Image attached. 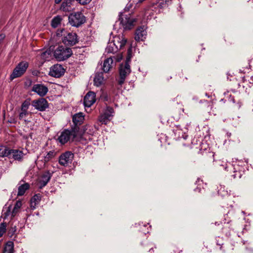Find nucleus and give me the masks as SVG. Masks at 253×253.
Returning <instances> with one entry per match:
<instances>
[{
    "label": "nucleus",
    "mask_w": 253,
    "mask_h": 253,
    "mask_svg": "<svg viewBox=\"0 0 253 253\" xmlns=\"http://www.w3.org/2000/svg\"><path fill=\"white\" fill-rule=\"evenodd\" d=\"M127 53V55L125 63L124 64H121L119 68L120 78L118 80V83L120 85H122L124 83L126 76L128 75L131 72L129 65V62H130L131 57V47L128 49Z\"/></svg>",
    "instance_id": "f257e3e1"
},
{
    "label": "nucleus",
    "mask_w": 253,
    "mask_h": 253,
    "mask_svg": "<svg viewBox=\"0 0 253 253\" xmlns=\"http://www.w3.org/2000/svg\"><path fill=\"white\" fill-rule=\"evenodd\" d=\"M73 54L72 50L70 48L62 45H59L54 49V57L58 61H64Z\"/></svg>",
    "instance_id": "f03ea898"
},
{
    "label": "nucleus",
    "mask_w": 253,
    "mask_h": 253,
    "mask_svg": "<svg viewBox=\"0 0 253 253\" xmlns=\"http://www.w3.org/2000/svg\"><path fill=\"white\" fill-rule=\"evenodd\" d=\"M79 129V127H74L71 129L64 130L58 137L59 142L62 144H64L71 140H73L77 136Z\"/></svg>",
    "instance_id": "7ed1b4c3"
},
{
    "label": "nucleus",
    "mask_w": 253,
    "mask_h": 253,
    "mask_svg": "<svg viewBox=\"0 0 253 253\" xmlns=\"http://www.w3.org/2000/svg\"><path fill=\"white\" fill-rule=\"evenodd\" d=\"M69 23L74 27H79L86 21L85 17L81 12L71 13L69 17Z\"/></svg>",
    "instance_id": "20e7f679"
},
{
    "label": "nucleus",
    "mask_w": 253,
    "mask_h": 253,
    "mask_svg": "<svg viewBox=\"0 0 253 253\" xmlns=\"http://www.w3.org/2000/svg\"><path fill=\"white\" fill-rule=\"evenodd\" d=\"M29 64L26 61H22L18 64V65L14 69L12 73L10 76V80L22 76L26 71Z\"/></svg>",
    "instance_id": "39448f33"
},
{
    "label": "nucleus",
    "mask_w": 253,
    "mask_h": 253,
    "mask_svg": "<svg viewBox=\"0 0 253 253\" xmlns=\"http://www.w3.org/2000/svg\"><path fill=\"white\" fill-rule=\"evenodd\" d=\"M135 22V20L134 18H131L129 14H124L123 13H120L119 21L116 22V23L119 22L124 29L126 30L130 29Z\"/></svg>",
    "instance_id": "423d86ee"
},
{
    "label": "nucleus",
    "mask_w": 253,
    "mask_h": 253,
    "mask_svg": "<svg viewBox=\"0 0 253 253\" xmlns=\"http://www.w3.org/2000/svg\"><path fill=\"white\" fill-rule=\"evenodd\" d=\"M114 113L112 107L108 106L104 112L100 115L98 118V121L102 124L106 125L112 118Z\"/></svg>",
    "instance_id": "0eeeda50"
},
{
    "label": "nucleus",
    "mask_w": 253,
    "mask_h": 253,
    "mask_svg": "<svg viewBox=\"0 0 253 253\" xmlns=\"http://www.w3.org/2000/svg\"><path fill=\"white\" fill-rule=\"evenodd\" d=\"M74 155L70 151H66L62 153L58 158V162L60 165L66 167L71 164L74 159Z\"/></svg>",
    "instance_id": "6e6552de"
},
{
    "label": "nucleus",
    "mask_w": 253,
    "mask_h": 253,
    "mask_svg": "<svg viewBox=\"0 0 253 253\" xmlns=\"http://www.w3.org/2000/svg\"><path fill=\"white\" fill-rule=\"evenodd\" d=\"M79 42L78 36L75 33L70 32L67 33L62 38V42L66 45L73 46Z\"/></svg>",
    "instance_id": "1a4fd4ad"
},
{
    "label": "nucleus",
    "mask_w": 253,
    "mask_h": 253,
    "mask_svg": "<svg viewBox=\"0 0 253 253\" xmlns=\"http://www.w3.org/2000/svg\"><path fill=\"white\" fill-rule=\"evenodd\" d=\"M53 172L49 170H46L43 172L39 177L38 180V185L39 188L42 189L48 183L52 176Z\"/></svg>",
    "instance_id": "9d476101"
},
{
    "label": "nucleus",
    "mask_w": 253,
    "mask_h": 253,
    "mask_svg": "<svg viewBox=\"0 0 253 253\" xmlns=\"http://www.w3.org/2000/svg\"><path fill=\"white\" fill-rule=\"evenodd\" d=\"M65 72V69L60 64H55L50 68L49 75L54 78H60L62 76Z\"/></svg>",
    "instance_id": "9b49d317"
},
{
    "label": "nucleus",
    "mask_w": 253,
    "mask_h": 253,
    "mask_svg": "<svg viewBox=\"0 0 253 253\" xmlns=\"http://www.w3.org/2000/svg\"><path fill=\"white\" fill-rule=\"evenodd\" d=\"M32 105L35 109L40 111H45L48 107L47 100L43 98L33 100L32 101Z\"/></svg>",
    "instance_id": "f8f14e48"
},
{
    "label": "nucleus",
    "mask_w": 253,
    "mask_h": 253,
    "mask_svg": "<svg viewBox=\"0 0 253 253\" xmlns=\"http://www.w3.org/2000/svg\"><path fill=\"white\" fill-rule=\"evenodd\" d=\"M112 42L114 43L118 49H122L126 45L127 42V39L124 37L123 34L115 36L113 38Z\"/></svg>",
    "instance_id": "ddd939ff"
},
{
    "label": "nucleus",
    "mask_w": 253,
    "mask_h": 253,
    "mask_svg": "<svg viewBox=\"0 0 253 253\" xmlns=\"http://www.w3.org/2000/svg\"><path fill=\"white\" fill-rule=\"evenodd\" d=\"M32 90L41 97L45 96L48 92V88L42 84H35L33 86Z\"/></svg>",
    "instance_id": "4468645a"
},
{
    "label": "nucleus",
    "mask_w": 253,
    "mask_h": 253,
    "mask_svg": "<svg viewBox=\"0 0 253 253\" xmlns=\"http://www.w3.org/2000/svg\"><path fill=\"white\" fill-rule=\"evenodd\" d=\"M96 94L93 91H89L84 96V103L85 107H89L95 102Z\"/></svg>",
    "instance_id": "2eb2a0df"
},
{
    "label": "nucleus",
    "mask_w": 253,
    "mask_h": 253,
    "mask_svg": "<svg viewBox=\"0 0 253 253\" xmlns=\"http://www.w3.org/2000/svg\"><path fill=\"white\" fill-rule=\"evenodd\" d=\"M25 154L22 151L17 149H10L9 158H12L15 161L22 162Z\"/></svg>",
    "instance_id": "dca6fc26"
},
{
    "label": "nucleus",
    "mask_w": 253,
    "mask_h": 253,
    "mask_svg": "<svg viewBox=\"0 0 253 253\" xmlns=\"http://www.w3.org/2000/svg\"><path fill=\"white\" fill-rule=\"evenodd\" d=\"M56 155L57 152L55 150L49 151L42 160L37 161V164L41 161L43 164V166H45V164L50 161H51Z\"/></svg>",
    "instance_id": "f3484780"
},
{
    "label": "nucleus",
    "mask_w": 253,
    "mask_h": 253,
    "mask_svg": "<svg viewBox=\"0 0 253 253\" xmlns=\"http://www.w3.org/2000/svg\"><path fill=\"white\" fill-rule=\"evenodd\" d=\"M84 118L83 113L80 112L73 116L72 120L75 127H78V125H80L84 121Z\"/></svg>",
    "instance_id": "a211bd4d"
},
{
    "label": "nucleus",
    "mask_w": 253,
    "mask_h": 253,
    "mask_svg": "<svg viewBox=\"0 0 253 253\" xmlns=\"http://www.w3.org/2000/svg\"><path fill=\"white\" fill-rule=\"evenodd\" d=\"M21 206L22 202L20 201H16L14 205V207L13 209V210L11 212L10 211L9 207H8V209L7 210L6 212L5 213V216H8L10 214H11L12 217L15 216Z\"/></svg>",
    "instance_id": "6ab92c4d"
},
{
    "label": "nucleus",
    "mask_w": 253,
    "mask_h": 253,
    "mask_svg": "<svg viewBox=\"0 0 253 253\" xmlns=\"http://www.w3.org/2000/svg\"><path fill=\"white\" fill-rule=\"evenodd\" d=\"M146 32L143 27H140L136 30L135 40L136 41H143L145 38Z\"/></svg>",
    "instance_id": "aec40b11"
},
{
    "label": "nucleus",
    "mask_w": 253,
    "mask_h": 253,
    "mask_svg": "<svg viewBox=\"0 0 253 253\" xmlns=\"http://www.w3.org/2000/svg\"><path fill=\"white\" fill-rule=\"evenodd\" d=\"M113 65V60L112 57L107 58L103 63L102 69L105 73L108 72L112 68Z\"/></svg>",
    "instance_id": "412c9836"
},
{
    "label": "nucleus",
    "mask_w": 253,
    "mask_h": 253,
    "mask_svg": "<svg viewBox=\"0 0 253 253\" xmlns=\"http://www.w3.org/2000/svg\"><path fill=\"white\" fill-rule=\"evenodd\" d=\"M104 82V77L103 73H97L95 74L94 78V84L97 86H99L101 85Z\"/></svg>",
    "instance_id": "4be33fe9"
},
{
    "label": "nucleus",
    "mask_w": 253,
    "mask_h": 253,
    "mask_svg": "<svg viewBox=\"0 0 253 253\" xmlns=\"http://www.w3.org/2000/svg\"><path fill=\"white\" fill-rule=\"evenodd\" d=\"M114 44L112 41L110 42L106 48V52L108 53L113 54L117 52L119 49Z\"/></svg>",
    "instance_id": "5701e85b"
},
{
    "label": "nucleus",
    "mask_w": 253,
    "mask_h": 253,
    "mask_svg": "<svg viewBox=\"0 0 253 253\" xmlns=\"http://www.w3.org/2000/svg\"><path fill=\"white\" fill-rule=\"evenodd\" d=\"M29 184L27 183L22 184L18 187L17 195L18 196H22L24 194L26 191L29 188Z\"/></svg>",
    "instance_id": "b1692460"
},
{
    "label": "nucleus",
    "mask_w": 253,
    "mask_h": 253,
    "mask_svg": "<svg viewBox=\"0 0 253 253\" xmlns=\"http://www.w3.org/2000/svg\"><path fill=\"white\" fill-rule=\"evenodd\" d=\"M14 244L13 242L8 241L5 244L3 253H13Z\"/></svg>",
    "instance_id": "393cba45"
},
{
    "label": "nucleus",
    "mask_w": 253,
    "mask_h": 253,
    "mask_svg": "<svg viewBox=\"0 0 253 253\" xmlns=\"http://www.w3.org/2000/svg\"><path fill=\"white\" fill-rule=\"evenodd\" d=\"M41 200V196L40 194L35 195L31 200V207L34 209L36 208V206L38 204Z\"/></svg>",
    "instance_id": "a878e982"
},
{
    "label": "nucleus",
    "mask_w": 253,
    "mask_h": 253,
    "mask_svg": "<svg viewBox=\"0 0 253 253\" xmlns=\"http://www.w3.org/2000/svg\"><path fill=\"white\" fill-rule=\"evenodd\" d=\"M62 18L60 16H56L54 17L51 23V26L54 28H57L61 24Z\"/></svg>",
    "instance_id": "bb28decb"
},
{
    "label": "nucleus",
    "mask_w": 253,
    "mask_h": 253,
    "mask_svg": "<svg viewBox=\"0 0 253 253\" xmlns=\"http://www.w3.org/2000/svg\"><path fill=\"white\" fill-rule=\"evenodd\" d=\"M10 149L5 146H1L0 147V157H9Z\"/></svg>",
    "instance_id": "cd10ccee"
},
{
    "label": "nucleus",
    "mask_w": 253,
    "mask_h": 253,
    "mask_svg": "<svg viewBox=\"0 0 253 253\" xmlns=\"http://www.w3.org/2000/svg\"><path fill=\"white\" fill-rule=\"evenodd\" d=\"M6 224L5 223H1L0 224V237H2L5 233L6 230Z\"/></svg>",
    "instance_id": "c85d7f7f"
},
{
    "label": "nucleus",
    "mask_w": 253,
    "mask_h": 253,
    "mask_svg": "<svg viewBox=\"0 0 253 253\" xmlns=\"http://www.w3.org/2000/svg\"><path fill=\"white\" fill-rule=\"evenodd\" d=\"M229 227L228 223H226L224 222V225H223V227L222 228V232L225 234L227 236H229L230 235V233L229 230Z\"/></svg>",
    "instance_id": "c756f323"
},
{
    "label": "nucleus",
    "mask_w": 253,
    "mask_h": 253,
    "mask_svg": "<svg viewBox=\"0 0 253 253\" xmlns=\"http://www.w3.org/2000/svg\"><path fill=\"white\" fill-rule=\"evenodd\" d=\"M71 4V1L67 2L66 3L63 2L61 5V8L64 11L69 10V7H70Z\"/></svg>",
    "instance_id": "7c9ffc66"
},
{
    "label": "nucleus",
    "mask_w": 253,
    "mask_h": 253,
    "mask_svg": "<svg viewBox=\"0 0 253 253\" xmlns=\"http://www.w3.org/2000/svg\"><path fill=\"white\" fill-rule=\"evenodd\" d=\"M30 103L27 101H25L21 105V110L27 111Z\"/></svg>",
    "instance_id": "2f4dec72"
},
{
    "label": "nucleus",
    "mask_w": 253,
    "mask_h": 253,
    "mask_svg": "<svg viewBox=\"0 0 253 253\" xmlns=\"http://www.w3.org/2000/svg\"><path fill=\"white\" fill-rule=\"evenodd\" d=\"M66 31L64 29H58L56 32V36L57 37L65 36Z\"/></svg>",
    "instance_id": "473e14b6"
},
{
    "label": "nucleus",
    "mask_w": 253,
    "mask_h": 253,
    "mask_svg": "<svg viewBox=\"0 0 253 253\" xmlns=\"http://www.w3.org/2000/svg\"><path fill=\"white\" fill-rule=\"evenodd\" d=\"M28 115L27 111H22V112L20 113L19 118L20 120H25V118Z\"/></svg>",
    "instance_id": "72a5a7b5"
},
{
    "label": "nucleus",
    "mask_w": 253,
    "mask_h": 253,
    "mask_svg": "<svg viewBox=\"0 0 253 253\" xmlns=\"http://www.w3.org/2000/svg\"><path fill=\"white\" fill-rule=\"evenodd\" d=\"M234 174L232 175V177L233 178H240L241 177V174L240 171H234Z\"/></svg>",
    "instance_id": "f704fd0d"
},
{
    "label": "nucleus",
    "mask_w": 253,
    "mask_h": 253,
    "mask_svg": "<svg viewBox=\"0 0 253 253\" xmlns=\"http://www.w3.org/2000/svg\"><path fill=\"white\" fill-rule=\"evenodd\" d=\"M80 4H86L89 3L91 0H77Z\"/></svg>",
    "instance_id": "c9c22d12"
},
{
    "label": "nucleus",
    "mask_w": 253,
    "mask_h": 253,
    "mask_svg": "<svg viewBox=\"0 0 253 253\" xmlns=\"http://www.w3.org/2000/svg\"><path fill=\"white\" fill-rule=\"evenodd\" d=\"M5 37V36L4 34H0V44L1 43L2 41L4 39Z\"/></svg>",
    "instance_id": "e433bc0d"
},
{
    "label": "nucleus",
    "mask_w": 253,
    "mask_h": 253,
    "mask_svg": "<svg viewBox=\"0 0 253 253\" xmlns=\"http://www.w3.org/2000/svg\"><path fill=\"white\" fill-rule=\"evenodd\" d=\"M47 54L48 55L49 54V53L47 52V51H45V52H42V54H41V56L42 58H44V56Z\"/></svg>",
    "instance_id": "4c0bfd02"
},
{
    "label": "nucleus",
    "mask_w": 253,
    "mask_h": 253,
    "mask_svg": "<svg viewBox=\"0 0 253 253\" xmlns=\"http://www.w3.org/2000/svg\"><path fill=\"white\" fill-rule=\"evenodd\" d=\"M217 245L220 246V249L222 250V246L223 245V244L222 243L221 244V243H220V242H218V241H217Z\"/></svg>",
    "instance_id": "58836bf2"
},
{
    "label": "nucleus",
    "mask_w": 253,
    "mask_h": 253,
    "mask_svg": "<svg viewBox=\"0 0 253 253\" xmlns=\"http://www.w3.org/2000/svg\"><path fill=\"white\" fill-rule=\"evenodd\" d=\"M156 5H157L158 6L162 7V3H157V4H156Z\"/></svg>",
    "instance_id": "ea45409f"
},
{
    "label": "nucleus",
    "mask_w": 253,
    "mask_h": 253,
    "mask_svg": "<svg viewBox=\"0 0 253 253\" xmlns=\"http://www.w3.org/2000/svg\"><path fill=\"white\" fill-rule=\"evenodd\" d=\"M61 0H55V2H56V3H59Z\"/></svg>",
    "instance_id": "a19ab883"
},
{
    "label": "nucleus",
    "mask_w": 253,
    "mask_h": 253,
    "mask_svg": "<svg viewBox=\"0 0 253 253\" xmlns=\"http://www.w3.org/2000/svg\"><path fill=\"white\" fill-rule=\"evenodd\" d=\"M220 223H218V222H216L215 223V225H220Z\"/></svg>",
    "instance_id": "79ce46f5"
},
{
    "label": "nucleus",
    "mask_w": 253,
    "mask_h": 253,
    "mask_svg": "<svg viewBox=\"0 0 253 253\" xmlns=\"http://www.w3.org/2000/svg\"><path fill=\"white\" fill-rule=\"evenodd\" d=\"M152 251H153V249L152 248H151L150 250H149V252H151Z\"/></svg>",
    "instance_id": "37998d69"
},
{
    "label": "nucleus",
    "mask_w": 253,
    "mask_h": 253,
    "mask_svg": "<svg viewBox=\"0 0 253 253\" xmlns=\"http://www.w3.org/2000/svg\"><path fill=\"white\" fill-rule=\"evenodd\" d=\"M10 123H14L15 122L14 121H13L12 120H10V121H9Z\"/></svg>",
    "instance_id": "c03bdc74"
},
{
    "label": "nucleus",
    "mask_w": 253,
    "mask_h": 253,
    "mask_svg": "<svg viewBox=\"0 0 253 253\" xmlns=\"http://www.w3.org/2000/svg\"><path fill=\"white\" fill-rule=\"evenodd\" d=\"M232 101H233V103H234V102H235V100H234V98L232 99Z\"/></svg>",
    "instance_id": "a18cd8bd"
}]
</instances>
